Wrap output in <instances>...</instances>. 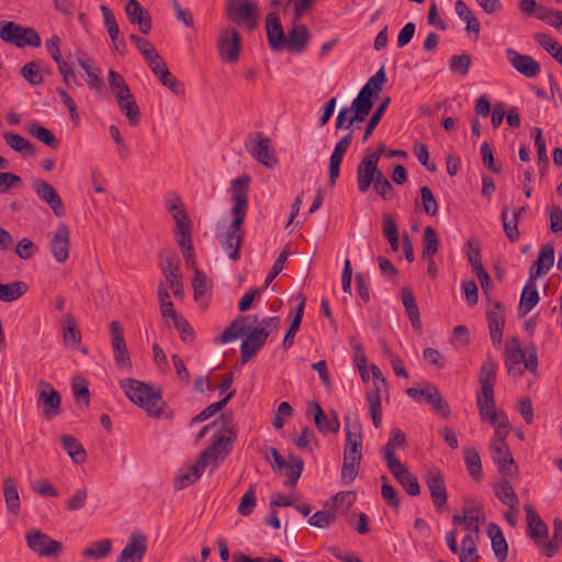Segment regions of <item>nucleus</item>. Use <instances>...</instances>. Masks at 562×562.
Instances as JSON below:
<instances>
[{
  "instance_id": "obj_50",
  "label": "nucleus",
  "mask_w": 562,
  "mask_h": 562,
  "mask_svg": "<svg viewBox=\"0 0 562 562\" xmlns=\"http://www.w3.org/2000/svg\"><path fill=\"white\" fill-rule=\"evenodd\" d=\"M23 32L24 27L14 22H0V38L5 43H11L19 47Z\"/></svg>"
},
{
  "instance_id": "obj_45",
  "label": "nucleus",
  "mask_w": 562,
  "mask_h": 562,
  "mask_svg": "<svg viewBox=\"0 0 562 562\" xmlns=\"http://www.w3.org/2000/svg\"><path fill=\"white\" fill-rule=\"evenodd\" d=\"M108 81L111 92L114 94L116 101H124L126 100V97L132 95V92L124 80V78L116 72L115 70L111 69L108 75Z\"/></svg>"
},
{
  "instance_id": "obj_58",
  "label": "nucleus",
  "mask_w": 562,
  "mask_h": 562,
  "mask_svg": "<svg viewBox=\"0 0 562 562\" xmlns=\"http://www.w3.org/2000/svg\"><path fill=\"white\" fill-rule=\"evenodd\" d=\"M20 75L31 85L41 86L44 81L43 75L40 70V65L36 61L26 63L21 69Z\"/></svg>"
},
{
  "instance_id": "obj_48",
  "label": "nucleus",
  "mask_w": 562,
  "mask_h": 562,
  "mask_svg": "<svg viewBox=\"0 0 562 562\" xmlns=\"http://www.w3.org/2000/svg\"><path fill=\"white\" fill-rule=\"evenodd\" d=\"M5 143L15 151L21 153L23 155L34 156L35 155V147L34 145L27 140L26 138L22 137L19 134H14L11 132H7L3 135Z\"/></svg>"
},
{
  "instance_id": "obj_40",
  "label": "nucleus",
  "mask_w": 562,
  "mask_h": 562,
  "mask_svg": "<svg viewBox=\"0 0 562 562\" xmlns=\"http://www.w3.org/2000/svg\"><path fill=\"white\" fill-rule=\"evenodd\" d=\"M487 536L492 540V549L499 562H504L508 552V544L501 528L496 524H490Z\"/></svg>"
},
{
  "instance_id": "obj_63",
  "label": "nucleus",
  "mask_w": 562,
  "mask_h": 562,
  "mask_svg": "<svg viewBox=\"0 0 562 562\" xmlns=\"http://www.w3.org/2000/svg\"><path fill=\"white\" fill-rule=\"evenodd\" d=\"M256 506V487L254 484L249 486L247 492L240 499L237 512L241 516H249Z\"/></svg>"
},
{
  "instance_id": "obj_36",
  "label": "nucleus",
  "mask_w": 562,
  "mask_h": 562,
  "mask_svg": "<svg viewBox=\"0 0 562 562\" xmlns=\"http://www.w3.org/2000/svg\"><path fill=\"white\" fill-rule=\"evenodd\" d=\"M297 300H299V304L295 308V313L293 315L290 328L288 329V331L283 338V341H282V346L285 350L290 349L293 346L294 337H295L296 333L299 331V328H300V325H301V322H302V318L304 315L306 297L304 294L300 293L297 295Z\"/></svg>"
},
{
  "instance_id": "obj_26",
  "label": "nucleus",
  "mask_w": 562,
  "mask_h": 562,
  "mask_svg": "<svg viewBox=\"0 0 562 562\" xmlns=\"http://www.w3.org/2000/svg\"><path fill=\"white\" fill-rule=\"evenodd\" d=\"M525 510L528 525V535L536 544H540L548 537V527L541 517L537 514L532 505L526 504Z\"/></svg>"
},
{
  "instance_id": "obj_24",
  "label": "nucleus",
  "mask_w": 562,
  "mask_h": 562,
  "mask_svg": "<svg viewBox=\"0 0 562 562\" xmlns=\"http://www.w3.org/2000/svg\"><path fill=\"white\" fill-rule=\"evenodd\" d=\"M246 335L247 337L240 346L241 364H246L250 359H252L267 340V334H262V330H256L255 328Z\"/></svg>"
},
{
  "instance_id": "obj_22",
  "label": "nucleus",
  "mask_w": 562,
  "mask_h": 562,
  "mask_svg": "<svg viewBox=\"0 0 562 562\" xmlns=\"http://www.w3.org/2000/svg\"><path fill=\"white\" fill-rule=\"evenodd\" d=\"M389 471L411 496H417L420 493V486L417 477L402 462L387 467Z\"/></svg>"
},
{
  "instance_id": "obj_33",
  "label": "nucleus",
  "mask_w": 562,
  "mask_h": 562,
  "mask_svg": "<svg viewBox=\"0 0 562 562\" xmlns=\"http://www.w3.org/2000/svg\"><path fill=\"white\" fill-rule=\"evenodd\" d=\"M310 40L308 30L303 24H294L285 36V47L294 53H301L306 47Z\"/></svg>"
},
{
  "instance_id": "obj_23",
  "label": "nucleus",
  "mask_w": 562,
  "mask_h": 562,
  "mask_svg": "<svg viewBox=\"0 0 562 562\" xmlns=\"http://www.w3.org/2000/svg\"><path fill=\"white\" fill-rule=\"evenodd\" d=\"M125 13L130 23L138 25V29L143 34H148L150 32L153 25L151 16L138 1L128 0L125 5Z\"/></svg>"
},
{
  "instance_id": "obj_52",
  "label": "nucleus",
  "mask_w": 562,
  "mask_h": 562,
  "mask_svg": "<svg viewBox=\"0 0 562 562\" xmlns=\"http://www.w3.org/2000/svg\"><path fill=\"white\" fill-rule=\"evenodd\" d=\"M78 64L86 71L88 76L87 83L91 89L101 91L104 87L103 80L100 78L101 70L97 67H92L90 60L78 58Z\"/></svg>"
},
{
  "instance_id": "obj_8",
  "label": "nucleus",
  "mask_w": 562,
  "mask_h": 562,
  "mask_svg": "<svg viewBox=\"0 0 562 562\" xmlns=\"http://www.w3.org/2000/svg\"><path fill=\"white\" fill-rule=\"evenodd\" d=\"M346 445L344 457L362 459L361 425L350 416L345 417Z\"/></svg>"
},
{
  "instance_id": "obj_30",
  "label": "nucleus",
  "mask_w": 562,
  "mask_h": 562,
  "mask_svg": "<svg viewBox=\"0 0 562 562\" xmlns=\"http://www.w3.org/2000/svg\"><path fill=\"white\" fill-rule=\"evenodd\" d=\"M462 513L465 529L470 532L479 533L481 522L485 520L483 505L479 502H467Z\"/></svg>"
},
{
  "instance_id": "obj_4",
  "label": "nucleus",
  "mask_w": 562,
  "mask_h": 562,
  "mask_svg": "<svg viewBox=\"0 0 562 562\" xmlns=\"http://www.w3.org/2000/svg\"><path fill=\"white\" fill-rule=\"evenodd\" d=\"M231 20L239 24L244 22L252 31L258 26L259 12L256 2L250 0H231L226 8Z\"/></svg>"
},
{
  "instance_id": "obj_10",
  "label": "nucleus",
  "mask_w": 562,
  "mask_h": 562,
  "mask_svg": "<svg viewBox=\"0 0 562 562\" xmlns=\"http://www.w3.org/2000/svg\"><path fill=\"white\" fill-rule=\"evenodd\" d=\"M425 481L436 509L441 512L448 499L443 474L438 469H430L426 474Z\"/></svg>"
},
{
  "instance_id": "obj_54",
  "label": "nucleus",
  "mask_w": 562,
  "mask_h": 562,
  "mask_svg": "<svg viewBox=\"0 0 562 562\" xmlns=\"http://www.w3.org/2000/svg\"><path fill=\"white\" fill-rule=\"evenodd\" d=\"M120 110L126 115L131 125H137L140 120L139 108L134 95L126 97L124 101H116Z\"/></svg>"
},
{
  "instance_id": "obj_9",
  "label": "nucleus",
  "mask_w": 562,
  "mask_h": 562,
  "mask_svg": "<svg viewBox=\"0 0 562 562\" xmlns=\"http://www.w3.org/2000/svg\"><path fill=\"white\" fill-rule=\"evenodd\" d=\"M25 539L27 547L42 557H50L63 548L61 542L52 539L48 535L38 530L29 531Z\"/></svg>"
},
{
  "instance_id": "obj_14",
  "label": "nucleus",
  "mask_w": 562,
  "mask_h": 562,
  "mask_svg": "<svg viewBox=\"0 0 562 562\" xmlns=\"http://www.w3.org/2000/svg\"><path fill=\"white\" fill-rule=\"evenodd\" d=\"M69 229L66 224L59 223L56 231L49 233L50 236V251L53 254L54 259L63 263L69 257Z\"/></svg>"
},
{
  "instance_id": "obj_15",
  "label": "nucleus",
  "mask_w": 562,
  "mask_h": 562,
  "mask_svg": "<svg viewBox=\"0 0 562 562\" xmlns=\"http://www.w3.org/2000/svg\"><path fill=\"white\" fill-rule=\"evenodd\" d=\"M147 550L145 536L133 532L122 552L117 555L116 562H142Z\"/></svg>"
},
{
  "instance_id": "obj_25",
  "label": "nucleus",
  "mask_w": 562,
  "mask_h": 562,
  "mask_svg": "<svg viewBox=\"0 0 562 562\" xmlns=\"http://www.w3.org/2000/svg\"><path fill=\"white\" fill-rule=\"evenodd\" d=\"M554 263V247L551 243L542 245L538 258L533 261L528 271L529 279H538L548 272Z\"/></svg>"
},
{
  "instance_id": "obj_20",
  "label": "nucleus",
  "mask_w": 562,
  "mask_h": 562,
  "mask_svg": "<svg viewBox=\"0 0 562 562\" xmlns=\"http://www.w3.org/2000/svg\"><path fill=\"white\" fill-rule=\"evenodd\" d=\"M257 137L259 138L256 142L254 148L250 150V154L254 159L258 162L262 164L267 168L273 169L278 165V158L273 148L270 145L269 137L265 136L262 133H258Z\"/></svg>"
},
{
  "instance_id": "obj_44",
  "label": "nucleus",
  "mask_w": 562,
  "mask_h": 562,
  "mask_svg": "<svg viewBox=\"0 0 562 562\" xmlns=\"http://www.w3.org/2000/svg\"><path fill=\"white\" fill-rule=\"evenodd\" d=\"M29 290L24 281H13L8 284L0 283V301L10 303L23 296Z\"/></svg>"
},
{
  "instance_id": "obj_5",
  "label": "nucleus",
  "mask_w": 562,
  "mask_h": 562,
  "mask_svg": "<svg viewBox=\"0 0 562 562\" xmlns=\"http://www.w3.org/2000/svg\"><path fill=\"white\" fill-rule=\"evenodd\" d=\"M32 189L36 196L49 206L55 216L61 217L65 215L66 210L64 202L49 182L41 178H35L32 181Z\"/></svg>"
},
{
  "instance_id": "obj_53",
  "label": "nucleus",
  "mask_w": 562,
  "mask_h": 562,
  "mask_svg": "<svg viewBox=\"0 0 562 562\" xmlns=\"http://www.w3.org/2000/svg\"><path fill=\"white\" fill-rule=\"evenodd\" d=\"M284 468L286 469V484L295 486L304 469L303 459L290 454Z\"/></svg>"
},
{
  "instance_id": "obj_2",
  "label": "nucleus",
  "mask_w": 562,
  "mask_h": 562,
  "mask_svg": "<svg viewBox=\"0 0 562 562\" xmlns=\"http://www.w3.org/2000/svg\"><path fill=\"white\" fill-rule=\"evenodd\" d=\"M250 177L244 175L234 179L231 182L232 202L231 209L232 222L227 227L224 240L222 243L223 249L226 251L229 259L237 261L240 258V245L244 238V231L241 229L248 210V190Z\"/></svg>"
},
{
  "instance_id": "obj_13",
  "label": "nucleus",
  "mask_w": 562,
  "mask_h": 562,
  "mask_svg": "<svg viewBox=\"0 0 562 562\" xmlns=\"http://www.w3.org/2000/svg\"><path fill=\"white\" fill-rule=\"evenodd\" d=\"M506 57L512 67L526 78L537 77L541 71L537 60L529 55L519 54L514 48L506 49Z\"/></svg>"
},
{
  "instance_id": "obj_41",
  "label": "nucleus",
  "mask_w": 562,
  "mask_h": 562,
  "mask_svg": "<svg viewBox=\"0 0 562 562\" xmlns=\"http://www.w3.org/2000/svg\"><path fill=\"white\" fill-rule=\"evenodd\" d=\"M26 131L31 136H33L41 143H43L44 145H46L53 149H56L59 146V142L56 138V136L53 134V132H50L49 130L42 126L41 124H38L35 121H31V122L26 123Z\"/></svg>"
},
{
  "instance_id": "obj_18",
  "label": "nucleus",
  "mask_w": 562,
  "mask_h": 562,
  "mask_svg": "<svg viewBox=\"0 0 562 562\" xmlns=\"http://www.w3.org/2000/svg\"><path fill=\"white\" fill-rule=\"evenodd\" d=\"M308 409L313 411V418L317 430L322 434H337L340 429V422L336 412L325 415L321 405L313 401L308 404Z\"/></svg>"
},
{
  "instance_id": "obj_29",
  "label": "nucleus",
  "mask_w": 562,
  "mask_h": 562,
  "mask_svg": "<svg viewBox=\"0 0 562 562\" xmlns=\"http://www.w3.org/2000/svg\"><path fill=\"white\" fill-rule=\"evenodd\" d=\"M513 344L515 347L509 348L506 347L505 355V366L507 368L508 374L513 376H521L524 374V370L520 368V364L525 361L526 350H524L517 337L513 338Z\"/></svg>"
},
{
  "instance_id": "obj_19",
  "label": "nucleus",
  "mask_w": 562,
  "mask_h": 562,
  "mask_svg": "<svg viewBox=\"0 0 562 562\" xmlns=\"http://www.w3.org/2000/svg\"><path fill=\"white\" fill-rule=\"evenodd\" d=\"M266 31L268 43L272 50L279 52L285 48V34L276 11L268 13L266 18Z\"/></svg>"
},
{
  "instance_id": "obj_49",
  "label": "nucleus",
  "mask_w": 562,
  "mask_h": 562,
  "mask_svg": "<svg viewBox=\"0 0 562 562\" xmlns=\"http://www.w3.org/2000/svg\"><path fill=\"white\" fill-rule=\"evenodd\" d=\"M439 239L435 228L427 226L423 235V259H431L438 251Z\"/></svg>"
},
{
  "instance_id": "obj_11",
  "label": "nucleus",
  "mask_w": 562,
  "mask_h": 562,
  "mask_svg": "<svg viewBox=\"0 0 562 562\" xmlns=\"http://www.w3.org/2000/svg\"><path fill=\"white\" fill-rule=\"evenodd\" d=\"M353 137V130H350L335 146L328 166V184L336 186V181L340 175V165L345 154L348 151Z\"/></svg>"
},
{
  "instance_id": "obj_56",
  "label": "nucleus",
  "mask_w": 562,
  "mask_h": 562,
  "mask_svg": "<svg viewBox=\"0 0 562 562\" xmlns=\"http://www.w3.org/2000/svg\"><path fill=\"white\" fill-rule=\"evenodd\" d=\"M535 40L555 60H558L562 56V46L549 34L536 33Z\"/></svg>"
},
{
  "instance_id": "obj_35",
  "label": "nucleus",
  "mask_w": 562,
  "mask_h": 562,
  "mask_svg": "<svg viewBox=\"0 0 562 562\" xmlns=\"http://www.w3.org/2000/svg\"><path fill=\"white\" fill-rule=\"evenodd\" d=\"M425 402L431 406V409L439 416L447 418L450 415L448 402L442 397L438 387L434 384H426Z\"/></svg>"
},
{
  "instance_id": "obj_31",
  "label": "nucleus",
  "mask_w": 562,
  "mask_h": 562,
  "mask_svg": "<svg viewBox=\"0 0 562 562\" xmlns=\"http://www.w3.org/2000/svg\"><path fill=\"white\" fill-rule=\"evenodd\" d=\"M406 443V436L400 428H393L390 432V438L386 445L382 449L383 458L385 460L386 465H392L401 462L395 457V450L397 448H403Z\"/></svg>"
},
{
  "instance_id": "obj_39",
  "label": "nucleus",
  "mask_w": 562,
  "mask_h": 562,
  "mask_svg": "<svg viewBox=\"0 0 562 562\" xmlns=\"http://www.w3.org/2000/svg\"><path fill=\"white\" fill-rule=\"evenodd\" d=\"M59 440L64 450L75 463L81 464L86 461V450L77 438L71 435H61Z\"/></svg>"
},
{
  "instance_id": "obj_1",
  "label": "nucleus",
  "mask_w": 562,
  "mask_h": 562,
  "mask_svg": "<svg viewBox=\"0 0 562 562\" xmlns=\"http://www.w3.org/2000/svg\"><path fill=\"white\" fill-rule=\"evenodd\" d=\"M233 416L232 414H222L220 418V435L212 441V443L204 449L195 460L194 464L180 469L176 479L175 487L182 490L196 480H199L204 472L209 462H217L224 460L225 457L231 452V445L236 439V432L232 426Z\"/></svg>"
},
{
  "instance_id": "obj_28",
  "label": "nucleus",
  "mask_w": 562,
  "mask_h": 562,
  "mask_svg": "<svg viewBox=\"0 0 562 562\" xmlns=\"http://www.w3.org/2000/svg\"><path fill=\"white\" fill-rule=\"evenodd\" d=\"M488 329L492 342L498 345L503 338V330L505 326V310L501 302H496L493 310L487 313Z\"/></svg>"
},
{
  "instance_id": "obj_37",
  "label": "nucleus",
  "mask_w": 562,
  "mask_h": 562,
  "mask_svg": "<svg viewBox=\"0 0 562 562\" xmlns=\"http://www.w3.org/2000/svg\"><path fill=\"white\" fill-rule=\"evenodd\" d=\"M3 496L8 513L18 516L21 510L20 495L16 482L10 476L3 481Z\"/></svg>"
},
{
  "instance_id": "obj_34",
  "label": "nucleus",
  "mask_w": 562,
  "mask_h": 562,
  "mask_svg": "<svg viewBox=\"0 0 562 562\" xmlns=\"http://www.w3.org/2000/svg\"><path fill=\"white\" fill-rule=\"evenodd\" d=\"M376 166V162L366 157H363L357 166V183L360 192L366 193L369 190L370 186L374 181L373 176Z\"/></svg>"
},
{
  "instance_id": "obj_43",
  "label": "nucleus",
  "mask_w": 562,
  "mask_h": 562,
  "mask_svg": "<svg viewBox=\"0 0 562 562\" xmlns=\"http://www.w3.org/2000/svg\"><path fill=\"white\" fill-rule=\"evenodd\" d=\"M480 386L481 392L476 395V404L480 415H485L486 413H488V409H493L496 407V402L494 397L495 383H480Z\"/></svg>"
},
{
  "instance_id": "obj_17",
  "label": "nucleus",
  "mask_w": 562,
  "mask_h": 562,
  "mask_svg": "<svg viewBox=\"0 0 562 562\" xmlns=\"http://www.w3.org/2000/svg\"><path fill=\"white\" fill-rule=\"evenodd\" d=\"M257 322V315L238 316L225 328L222 336L218 338V342L228 344L236 340L240 336L246 335Z\"/></svg>"
},
{
  "instance_id": "obj_6",
  "label": "nucleus",
  "mask_w": 562,
  "mask_h": 562,
  "mask_svg": "<svg viewBox=\"0 0 562 562\" xmlns=\"http://www.w3.org/2000/svg\"><path fill=\"white\" fill-rule=\"evenodd\" d=\"M150 70L159 79V81L169 88L175 94L183 95L184 87L168 69L167 64L158 52L153 54L149 58L145 59Z\"/></svg>"
},
{
  "instance_id": "obj_16",
  "label": "nucleus",
  "mask_w": 562,
  "mask_h": 562,
  "mask_svg": "<svg viewBox=\"0 0 562 562\" xmlns=\"http://www.w3.org/2000/svg\"><path fill=\"white\" fill-rule=\"evenodd\" d=\"M493 462L497 465L499 473L504 477H514L518 474L509 447H498L497 442H491Z\"/></svg>"
},
{
  "instance_id": "obj_46",
  "label": "nucleus",
  "mask_w": 562,
  "mask_h": 562,
  "mask_svg": "<svg viewBox=\"0 0 562 562\" xmlns=\"http://www.w3.org/2000/svg\"><path fill=\"white\" fill-rule=\"evenodd\" d=\"M464 463L470 476L474 481H481L483 476L481 457L474 447L464 448Z\"/></svg>"
},
{
  "instance_id": "obj_64",
  "label": "nucleus",
  "mask_w": 562,
  "mask_h": 562,
  "mask_svg": "<svg viewBox=\"0 0 562 562\" xmlns=\"http://www.w3.org/2000/svg\"><path fill=\"white\" fill-rule=\"evenodd\" d=\"M471 66V56L469 54L453 55L449 61V68L454 74L465 76Z\"/></svg>"
},
{
  "instance_id": "obj_32",
  "label": "nucleus",
  "mask_w": 562,
  "mask_h": 562,
  "mask_svg": "<svg viewBox=\"0 0 562 562\" xmlns=\"http://www.w3.org/2000/svg\"><path fill=\"white\" fill-rule=\"evenodd\" d=\"M539 302L536 279H529L524 286L520 295L518 313L519 316H526Z\"/></svg>"
},
{
  "instance_id": "obj_7",
  "label": "nucleus",
  "mask_w": 562,
  "mask_h": 562,
  "mask_svg": "<svg viewBox=\"0 0 562 562\" xmlns=\"http://www.w3.org/2000/svg\"><path fill=\"white\" fill-rule=\"evenodd\" d=\"M241 38L236 29H225L218 38V53L221 58L229 64H234L239 58Z\"/></svg>"
},
{
  "instance_id": "obj_59",
  "label": "nucleus",
  "mask_w": 562,
  "mask_h": 562,
  "mask_svg": "<svg viewBox=\"0 0 562 562\" xmlns=\"http://www.w3.org/2000/svg\"><path fill=\"white\" fill-rule=\"evenodd\" d=\"M497 363L491 355H487L480 369L479 383H496Z\"/></svg>"
},
{
  "instance_id": "obj_47",
  "label": "nucleus",
  "mask_w": 562,
  "mask_h": 562,
  "mask_svg": "<svg viewBox=\"0 0 562 562\" xmlns=\"http://www.w3.org/2000/svg\"><path fill=\"white\" fill-rule=\"evenodd\" d=\"M64 321V340L66 345L77 348L81 340L80 330L77 327L75 317L71 314H66Z\"/></svg>"
},
{
  "instance_id": "obj_62",
  "label": "nucleus",
  "mask_w": 562,
  "mask_h": 562,
  "mask_svg": "<svg viewBox=\"0 0 562 562\" xmlns=\"http://www.w3.org/2000/svg\"><path fill=\"white\" fill-rule=\"evenodd\" d=\"M360 459L344 457V463L341 468V480L345 483H351L358 475Z\"/></svg>"
},
{
  "instance_id": "obj_55",
  "label": "nucleus",
  "mask_w": 562,
  "mask_h": 562,
  "mask_svg": "<svg viewBox=\"0 0 562 562\" xmlns=\"http://www.w3.org/2000/svg\"><path fill=\"white\" fill-rule=\"evenodd\" d=\"M391 102V98L390 97H386L381 103L380 105L375 109V111L373 112V114L371 115L367 126H366V130H364V134L362 136V142L366 143L369 137L372 135L373 131L376 128V126L379 125L384 112L386 111L389 104Z\"/></svg>"
},
{
  "instance_id": "obj_51",
  "label": "nucleus",
  "mask_w": 562,
  "mask_h": 562,
  "mask_svg": "<svg viewBox=\"0 0 562 562\" xmlns=\"http://www.w3.org/2000/svg\"><path fill=\"white\" fill-rule=\"evenodd\" d=\"M111 548L112 542L110 539L95 541L82 551V557L86 559L101 560L110 553Z\"/></svg>"
},
{
  "instance_id": "obj_12",
  "label": "nucleus",
  "mask_w": 562,
  "mask_h": 562,
  "mask_svg": "<svg viewBox=\"0 0 562 562\" xmlns=\"http://www.w3.org/2000/svg\"><path fill=\"white\" fill-rule=\"evenodd\" d=\"M40 394L38 403L43 405V414L46 418H52L60 414V395L53 385L45 381H38Z\"/></svg>"
},
{
  "instance_id": "obj_61",
  "label": "nucleus",
  "mask_w": 562,
  "mask_h": 562,
  "mask_svg": "<svg viewBox=\"0 0 562 562\" xmlns=\"http://www.w3.org/2000/svg\"><path fill=\"white\" fill-rule=\"evenodd\" d=\"M336 520L335 510H319L308 518V525L318 529L328 528Z\"/></svg>"
},
{
  "instance_id": "obj_3",
  "label": "nucleus",
  "mask_w": 562,
  "mask_h": 562,
  "mask_svg": "<svg viewBox=\"0 0 562 562\" xmlns=\"http://www.w3.org/2000/svg\"><path fill=\"white\" fill-rule=\"evenodd\" d=\"M126 396L136 405L144 408L151 417H158L166 405L160 391L134 379H125L120 382Z\"/></svg>"
},
{
  "instance_id": "obj_38",
  "label": "nucleus",
  "mask_w": 562,
  "mask_h": 562,
  "mask_svg": "<svg viewBox=\"0 0 562 562\" xmlns=\"http://www.w3.org/2000/svg\"><path fill=\"white\" fill-rule=\"evenodd\" d=\"M402 301L403 305L405 307V311L409 317V321L412 323V326L415 330H422V319H420V313L415 300V296L408 288L404 286L402 289Z\"/></svg>"
},
{
  "instance_id": "obj_42",
  "label": "nucleus",
  "mask_w": 562,
  "mask_h": 562,
  "mask_svg": "<svg viewBox=\"0 0 562 562\" xmlns=\"http://www.w3.org/2000/svg\"><path fill=\"white\" fill-rule=\"evenodd\" d=\"M494 492L497 498L508 508L518 507V497L507 477L495 484Z\"/></svg>"
},
{
  "instance_id": "obj_57",
  "label": "nucleus",
  "mask_w": 562,
  "mask_h": 562,
  "mask_svg": "<svg viewBox=\"0 0 562 562\" xmlns=\"http://www.w3.org/2000/svg\"><path fill=\"white\" fill-rule=\"evenodd\" d=\"M502 222L503 228L510 241H517L519 239L520 233L518 229V214H513V218L508 220V209L504 207L502 210Z\"/></svg>"
},
{
  "instance_id": "obj_21",
  "label": "nucleus",
  "mask_w": 562,
  "mask_h": 562,
  "mask_svg": "<svg viewBox=\"0 0 562 562\" xmlns=\"http://www.w3.org/2000/svg\"><path fill=\"white\" fill-rule=\"evenodd\" d=\"M110 331L114 359L117 366L125 367L130 363V358L121 323L113 321L110 325Z\"/></svg>"
},
{
  "instance_id": "obj_27",
  "label": "nucleus",
  "mask_w": 562,
  "mask_h": 562,
  "mask_svg": "<svg viewBox=\"0 0 562 562\" xmlns=\"http://www.w3.org/2000/svg\"><path fill=\"white\" fill-rule=\"evenodd\" d=\"M375 99V94L370 90V88L363 86L351 103L352 112H355V117L351 122L353 120L364 121L370 114Z\"/></svg>"
},
{
  "instance_id": "obj_60",
  "label": "nucleus",
  "mask_w": 562,
  "mask_h": 562,
  "mask_svg": "<svg viewBox=\"0 0 562 562\" xmlns=\"http://www.w3.org/2000/svg\"><path fill=\"white\" fill-rule=\"evenodd\" d=\"M193 296L195 301H200L211 288V280L207 279L205 273L195 269L192 279Z\"/></svg>"
}]
</instances>
